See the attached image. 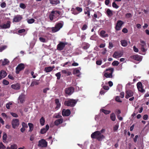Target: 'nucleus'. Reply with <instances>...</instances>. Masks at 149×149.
<instances>
[{
	"label": "nucleus",
	"instance_id": "f257e3e1",
	"mask_svg": "<svg viewBox=\"0 0 149 149\" xmlns=\"http://www.w3.org/2000/svg\"><path fill=\"white\" fill-rule=\"evenodd\" d=\"M91 137L93 139H97L99 141H101L104 136L100 133V131H97L91 134Z\"/></svg>",
	"mask_w": 149,
	"mask_h": 149
},
{
	"label": "nucleus",
	"instance_id": "f03ea898",
	"mask_svg": "<svg viewBox=\"0 0 149 149\" xmlns=\"http://www.w3.org/2000/svg\"><path fill=\"white\" fill-rule=\"evenodd\" d=\"M114 71L113 68H112L106 69L104 72V75L106 78H112V74Z\"/></svg>",
	"mask_w": 149,
	"mask_h": 149
},
{
	"label": "nucleus",
	"instance_id": "7ed1b4c3",
	"mask_svg": "<svg viewBox=\"0 0 149 149\" xmlns=\"http://www.w3.org/2000/svg\"><path fill=\"white\" fill-rule=\"evenodd\" d=\"M63 23H58L56 24L55 27L52 28V31L53 32L55 33L58 31L63 26Z\"/></svg>",
	"mask_w": 149,
	"mask_h": 149
},
{
	"label": "nucleus",
	"instance_id": "20e7f679",
	"mask_svg": "<svg viewBox=\"0 0 149 149\" xmlns=\"http://www.w3.org/2000/svg\"><path fill=\"white\" fill-rule=\"evenodd\" d=\"M77 101L75 100L70 99L65 101L64 102L65 105L68 106L73 107L76 103Z\"/></svg>",
	"mask_w": 149,
	"mask_h": 149
},
{
	"label": "nucleus",
	"instance_id": "39448f33",
	"mask_svg": "<svg viewBox=\"0 0 149 149\" xmlns=\"http://www.w3.org/2000/svg\"><path fill=\"white\" fill-rule=\"evenodd\" d=\"M124 24V22L121 20L118 21L115 27V29L117 31L120 30Z\"/></svg>",
	"mask_w": 149,
	"mask_h": 149
},
{
	"label": "nucleus",
	"instance_id": "423d86ee",
	"mask_svg": "<svg viewBox=\"0 0 149 149\" xmlns=\"http://www.w3.org/2000/svg\"><path fill=\"white\" fill-rule=\"evenodd\" d=\"M19 125V120L17 119H13L12 121V125L13 127L16 128Z\"/></svg>",
	"mask_w": 149,
	"mask_h": 149
},
{
	"label": "nucleus",
	"instance_id": "0eeeda50",
	"mask_svg": "<svg viewBox=\"0 0 149 149\" xmlns=\"http://www.w3.org/2000/svg\"><path fill=\"white\" fill-rule=\"evenodd\" d=\"M59 15V12L58 11H52L49 15V18L51 20H53L55 15Z\"/></svg>",
	"mask_w": 149,
	"mask_h": 149
},
{
	"label": "nucleus",
	"instance_id": "6e6552de",
	"mask_svg": "<svg viewBox=\"0 0 149 149\" xmlns=\"http://www.w3.org/2000/svg\"><path fill=\"white\" fill-rule=\"evenodd\" d=\"M38 146L41 147H45L47 146V142L45 140L42 139L39 141Z\"/></svg>",
	"mask_w": 149,
	"mask_h": 149
},
{
	"label": "nucleus",
	"instance_id": "1a4fd4ad",
	"mask_svg": "<svg viewBox=\"0 0 149 149\" xmlns=\"http://www.w3.org/2000/svg\"><path fill=\"white\" fill-rule=\"evenodd\" d=\"M140 42L141 46V51L143 52H146L147 50V49L146 48L147 46L145 42L143 40H140Z\"/></svg>",
	"mask_w": 149,
	"mask_h": 149
},
{
	"label": "nucleus",
	"instance_id": "9d476101",
	"mask_svg": "<svg viewBox=\"0 0 149 149\" xmlns=\"http://www.w3.org/2000/svg\"><path fill=\"white\" fill-rule=\"evenodd\" d=\"M24 68V64L21 63L18 65L16 68V72L17 74H18L19 72L23 70Z\"/></svg>",
	"mask_w": 149,
	"mask_h": 149
},
{
	"label": "nucleus",
	"instance_id": "9b49d317",
	"mask_svg": "<svg viewBox=\"0 0 149 149\" xmlns=\"http://www.w3.org/2000/svg\"><path fill=\"white\" fill-rule=\"evenodd\" d=\"M65 93L68 95H70L72 94L74 91V88L73 87H71L67 88L65 89Z\"/></svg>",
	"mask_w": 149,
	"mask_h": 149
},
{
	"label": "nucleus",
	"instance_id": "f8f14e48",
	"mask_svg": "<svg viewBox=\"0 0 149 149\" xmlns=\"http://www.w3.org/2000/svg\"><path fill=\"white\" fill-rule=\"evenodd\" d=\"M25 95L23 94H21L20 95H19V97L18 98V103L20 102L21 103H23L25 101Z\"/></svg>",
	"mask_w": 149,
	"mask_h": 149
},
{
	"label": "nucleus",
	"instance_id": "ddd939ff",
	"mask_svg": "<svg viewBox=\"0 0 149 149\" xmlns=\"http://www.w3.org/2000/svg\"><path fill=\"white\" fill-rule=\"evenodd\" d=\"M10 22L9 21H8L6 24L0 25V27L3 29H8L10 27Z\"/></svg>",
	"mask_w": 149,
	"mask_h": 149
},
{
	"label": "nucleus",
	"instance_id": "4468645a",
	"mask_svg": "<svg viewBox=\"0 0 149 149\" xmlns=\"http://www.w3.org/2000/svg\"><path fill=\"white\" fill-rule=\"evenodd\" d=\"M137 86L139 91L141 93H144L145 92V90L143 88L142 84L141 82H139L137 84Z\"/></svg>",
	"mask_w": 149,
	"mask_h": 149
},
{
	"label": "nucleus",
	"instance_id": "2eb2a0df",
	"mask_svg": "<svg viewBox=\"0 0 149 149\" xmlns=\"http://www.w3.org/2000/svg\"><path fill=\"white\" fill-rule=\"evenodd\" d=\"M123 55L122 52H115L113 55V57L115 58H118L121 57Z\"/></svg>",
	"mask_w": 149,
	"mask_h": 149
},
{
	"label": "nucleus",
	"instance_id": "dca6fc26",
	"mask_svg": "<svg viewBox=\"0 0 149 149\" xmlns=\"http://www.w3.org/2000/svg\"><path fill=\"white\" fill-rule=\"evenodd\" d=\"M70 114V111L69 109H64L62 111V115L63 116H68Z\"/></svg>",
	"mask_w": 149,
	"mask_h": 149
},
{
	"label": "nucleus",
	"instance_id": "f3484780",
	"mask_svg": "<svg viewBox=\"0 0 149 149\" xmlns=\"http://www.w3.org/2000/svg\"><path fill=\"white\" fill-rule=\"evenodd\" d=\"M66 43H65L60 42L57 46V49L59 50H62L64 47Z\"/></svg>",
	"mask_w": 149,
	"mask_h": 149
},
{
	"label": "nucleus",
	"instance_id": "a211bd4d",
	"mask_svg": "<svg viewBox=\"0 0 149 149\" xmlns=\"http://www.w3.org/2000/svg\"><path fill=\"white\" fill-rule=\"evenodd\" d=\"M22 19L21 15H17L15 16L13 19V22H17L21 20Z\"/></svg>",
	"mask_w": 149,
	"mask_h": 149
},
{
	"label": "nucleus",
	"instance_id": "6ab92c4d",
	"mask_svg": "<svg viewBox=\"0 0 149 149\" xmlns=\"http://www.w3.org/2000/svg\"><path fill=\"white\" fill-rule=\"evenodd\" d=\"M126 94L125 96V97L126 98H128L129 97L132 96L133 95V92L131 91H127L126 92Z\"/></svg>",
	"mask_w": 149,
	"mask_h": 149
},
{
	"label": "nucleus",
	"instance_id": "aec40b11",
	"mask_svg": "<svg viewBox=\"0 0 149 149\" xmlns=\"http://www.w3.org/2000/svg\"><path fill=\"white\" fill-rule=\"evenodd\" d=\"M49 128V126L48 125H46L45 126V128H43L42 129L40 130V132L42 134H44L46 132Z\"/></svg>",
	"mask_w": 149,
	"mask_h": 149
},
{
	"label": "nucleus",
	"instance_id": "412c9836",
	"mask_svg": "<svg viewBox=\"0 0 149 149\" xmlns=\"http://www.w3.org/2000/svg\"><path fill=\"white\" fill-rule=\"evenodd\" d=\"M6 72L3 70L1 71L0 73V80L4 78L7 75Z\"/></svg>",
	"mask_w": 149,
	"mask_h": 149
},
{
	"label": "nucleus",
	"instance_id": "4be33fe9",
	"mask_svg": "<svg viewBox=\"0 0 149 149\" xmlns=\"http://www.w3.org/2000/svg\"><path fill=\"white\" fill-rule=\"evenodd\" d=\"M55 103L56 105V106L55 107V109L56 110H58V109L61 107V104L59 102V100L58 99H56L55 100Z\"/></svg>",
	"mask_w": 149,
	"mask_h": 149
},
{
	"label": "nucleus",
	"instance_id": "5701e85b",
	"mask_svg": "<svg viewBox=\"0 0 149 149\" xmlns=\"http://www.w3.org/2000/svg\"><path fill=\"white\" fill-rule=\"evenodd\" d=\"M11 87L15 90H18L20 88V85L18 84H12L11 85Z\"/></svg>",
	"mask_w": 149,
	"mask_h": 149
},
{
	"label": "nucleus",
	"instance_id": "b1692460",
	"mask_svg": "<svg viewBox=\"0 0 149 149\" xmlns=\"http://www.w3.org/2000/svg\"><path fill=\"white\" fill-rule=\"evenodd\" d=\"M121 45L123 47H126L128 44L127 40H122L120 41Z\"/></svg>",
	"mask_w": 149,
	"mask_h": 149
},
{
	"label": "nucleus",
	"instance_id": "393cba45",
	"mask_svg": "<svg viewBox=\"0 0 149 149\" xmlns=\"http://www.w3.org/2000/svg\"><path fill=\"white\" fill-rule=\"evenodd\" d=\"M55 67L54 66L45 67V68L44 70L46 72H48L51 71Z\"/></svg>",
	"mask_w": 149,
	"mask_h": 149
},
{
	"label": "nucleus",
	"instance_id": "a878e982",
	"mask_svg": "<svg viewBox=\"0 0 149 149\" xmlns=\"http://www.w3.org/2000/svg\"><path fill=\"white\" fill-rule=\"evenodd\" d=\"M73 74H76L77 76L78 77H80L81 74L80 72L77 68L75 69L73 71Z\"/></svg>",
	"mask_w": 149,
	"mask_h": 149
},
{
	"label": "nucleus",
	"instance_id": "bb28decb",
	"mask_svg": "<svg viewBox=\"0 0 149 149\" xmlns=\"http://www.w3.org/2000/svg\"><path fill=\"white\" fill-rule=\"evenodd\" d=\"M133 57L134 59L138 61H141L142 59L141 56L138 55H134L133 56Z\"/></svg>",
	"mask_w": 149,
	"mask_h": 149
},
{
	"label": "nucleus",
	"instance_id": "cd10ccee",
	"mask_svg": "<svg viewBox=\"0 0 149 149\" xmlns=\"http://www.w3.org/2000/svg\"><path fill=\"white\" fill-rule=\"evenodd\" d=\"M50 3L52 5H57L60 3L59 0H49Z\"/></svg>",
	"mask_w": 149,
	"mask_h": 149
},
{
	"label": "nucleus",
	"instance_id": "c85d7f7f",
	"mask_svg": "<svg viewBox=\"0 0 149 149\" xmlns=\"http://www.w3.org/2000/svg\"><path fill=\"white\" fill-rule=\"evenodd\" d=\"M63 120L62 118L57 119L54 122V124L56 125H58L59 124L63 122Z\"/></svg>",
	"mask_w": 149,
	"mask_h": 149
},
{
	"label": "nucleus",
	"instance_id": "c756f323",
	"mask_svg": "<svg viewBox=\"0 0 149 149\" xmlns=\"http://www.w3.org/2000/svg\"><path fill=\"white\" fill-rule=\"evenodd\" d=\"M17 146L15 144H13L10 146V147H7L6 149H17Z\"/></svg>",
	"mask_w": 149,
	"mask_h": 149
},
{
	"label": "nucleus",
	"instance_id": "7c9ffc66",
	"mask_svg": "<svg viewBox=\"0 0 149 149\" xmlns=\"http://www.w3.org/2000/svg\"><path fill=\"white\" fill-rule=\"evenodd\" d=\"M61 72L63 74H65L67 76H69L71 74V72H69L68 70H62Z\"/></svg>",
	"mask_w": 149,
	"mask_h": 149
},
{
	"label": "nucleus",
	"instance_id": "2f4dec72",
	"mask_svg": "<svg viewBox=\"0 0 149 149\" xmlns=\"http://www.w3.org/2000/svg\"><path fill=\"white\" fill-rule=\"evenodd\" d=\"M100 36L102 37H108L107 34L105 33V31H102L100 33Z\"/></svg>",
	"mask_w": 149,
	"mask_h": 149
},
{
	"label": "nucleus",
	"instance_id": "473e14b6",
	"mask_svg": "<svg viewBox=\"0 0 149 149\" xmlns=\"http://www.w3.org/2000/svg\"><path fill=\"white\" fill-rule=\"evenodd\" d=\"M39 83L38 81L35 80L32 81L30 86L32 87L35 85H38Z\"/></svg>",
	"mask_w": 149,
	"mask_h": 149
},
{
	"label": "nucleus",
	"instance_id": "72a5a7b5",
	"mask_svg": "<svg viewBox=\"0 0 149 149\" xmlns=\"http://www.w3.org/2000/svg\"><path fill=\"white\" fill-rule=\"evenodd\" d=\"M2 65H4L7 64H8L9 61L8 59H4L3 61H2Z\"/></svg>",
	"mask_w": 149,
	"mask_h": 149
},
{
	"label": "nucleus",
	"instance_id": "f704fd0d",
	"mask_svg": "<svg viewBox=\"0 0 149 149\" xmlns=\"http://www.w3.org/2000/svg\"><path fill=\"white\" fill-rule=\"evenodd\" d=\"M110 118L111 120L113 121L115 120L116 117L115 114L114 113H112L110 115Z\"/></svg>",
	"mask_w": 149,
	"mask_h": 149
},
{
	"label": "nucleus",
	"instance_id": "c9c22d12",
	"mask_svg": "<svg viewBox=\"0 0 149 149\" xmlns=\"http://www.w3.org/2000/svg\"><path fill=\"white\" fill-rule=\"evenodd\" d=\"M62 66L64 67H67V66H70L71 65V63L69 62L68 61L67 62L64 64H62Z\"/></svg>",
	"mask_w": 149,
	"mask_h": 149
},
{
	"label": "nucleus",
	"instance_id": "e433bc0d",
	"mask_svg": "<svg viewBox=\"0 0 149 149\" xmlns=\"http://www.w3.org/2000/svg\"><path fill=\"white\" fill-rule=\"evenodd\" d=\"M7 138V135L6 133H4L3 136V141L4 143H6L7 142L6 139Z\"/></svg>",
	"mask_w": 149,
	"mask_h": 149
},
{
	"label": "nucleus",
	"instance_id": "4c0bfd02",
	"mask_svg": "<svg viewBox=\"0 0 149 149\" xmlns=\"http://www.w3.org/2000/svg\"><path fill=\"white\" fill-rule=\"evenodd\" d=\"M100 111H102L105 114H107L111 112V111L109 110H107L104 109H101Z\"/></svg>",
	"mask_w": 149,
	"mask_h": 149
},
{
	"label": "nucleus",
	"instance_id": "58836bf2",
	"mask_svg": "<svg viewBox=\"0 0 149 149\" xmlns=\"http://www.w3.org/2000/svg\"><path fill=\"white\" fill-rule=\"evenodd\" d=\"M40 123L41 125L42 126L44 125L45 120L43 117H42L40 119Z\"/></svg>",
	"mask_w": 149,
	"mask_h": 149
},
{
	"label": "nucleus",
	"instance_id": "ea45409f",
	"mask_svg": "<svg viewBox=\"0 0 149 149\" xmlns=\"http://www.w3.org/2000/svg\"><path fill=\"white\" fill-rule=\"evenodd\" d=\"M107 13L109 16H111L113 15L112 11L109 9H107Z\"/></svg>",
	"mask_w": 149,
	"mask_h": 149
},
{
	"label": "nucleus",
	"instance_id": "a19ab883",
	"mask_svg": "<svg viewBox=\"0 0 149 149\" xmlns=\"http://www.w3.org/2000/svg\"><path fill=\"white\" fill-rule=\"evenodd\" d=\"M84 14H87V16L86 17L87 19H88L90 17V11L88 10L84 12Z\"/></svg>",
	"mask_w": 149,
	"mask_h": 149
},
{
	"label": "nucleus",
	"instance_id": "79ce46f5",
	"mask_svg": "<svg viewBox=\"0 0 149 149\" xmlns=\"http://www.w3.org/2000/svg\"><path fill=\"white\" fill-rule=\"evenodd\" d=\"M119 127V125L118 124H116L113 127V130L114 132H116L117 130Z\"/></svg>",
	"mask_w": 149,
	"mask_h": 149
},
{
	"label": "nucleus",
	"instance_id": "37998d69",
	"mask_svg": "<svg viewBox=\"0 0 149 149\" xmlns=\"http://www.w3.org/2000/svg\"><path fill=\"white\" fill-rule=\"evenodd\" d=\"M28 125L29 127L30 130L31 131H32L33 130V124L31 123H29Z\"/></svg>",
	"mask_w": 149,
	"mask_h": 149
},
{
	"label": "nucleus",
	"instance_id": "c03bdc74",
	"mask_svg": "<svg viewBox=\"0 0 149 149\" xmlns=\"http://www.w3.org/2000/svg\"><path fill=\"white\" fill-rule=\"evenodd\" d=\"M12 104H13V102H10L9 103L6 104V108L8 109H9L10 106Z\"/></svg>",
	"mask_w": 149,
	"mask_h": 149
},
{
	"label": "nucleus",
	"instance_id": "a18cd8bd",
	"mask_svg": "<svg viewBox=\"0 0 149 149\" xmlns=\"http://www.w3.org/2000/svg\"><path fill=\"white\" fill-rule=\"evenodd\" d=\"M54 118H60L61 117V116L59 113L55 114L53 116Z\"/></svg>",
	"mask_w": 149,
	"mask_h": 149
},
{
	"label": "nucleus",
	"instance_id": "49530a36",
	"mask_svg": "<svg viewBox=\"0 0 149 149\" xmlns=\"http://www.w3.org/2000/svg\"><path fill=\"white\" fill-rule=\"evenodd\" d=\"M7 46L6 45H3L0 47V52H2L3 51L6 49Z\"/></svg>",
	"mask_w": 149,
	"mask_h": 149
},
{
	"label": "nucleus",
	"instance_id": "de8ad7c7",
	"mask_svg": "<svg viewBox=\"0 0 149 149\" xmlns=\"http://www.w3.org/2000/svg\"><path fill=\"white\" fill-rule=\"evenodd\" d=\"M27 21L29 24H32L34 22L35 20L33 19H28Z\"/></svg>",
	"mask_w": 149,
	"mask_h": 149
},
{
	"label": "nucleus",
	"instance_id": "09e8293b",
	"mask_svg": "<svg viewBox=\"0 0 149 149\" xmlns=\"http://www.w3.org/2000/svg\"><path fill=\"white\" fill-rule=\"evenodd\" d=\"M119 63L117 61H114L112 63V65L114 66H117L118 65Z\"/></svg>",
	"mask_w": 149,
	"mask_h": 149
},
{
	"label": "nucleus",
	"instance_id": "8fccbe9b",
	"mask_svg": "<svg viewBox=\"0 0 149 149\" xmlns=\"http://www.w3.org/2000/svg\"><path fill=\"white\" fill-rule=\"evenodd\" d=\"M56 76L57 77L58 79H59L61 77V74L60 72H59L56 74Z\"/></svg>",
	"mask_w": 149,
	"mask_h": 149
},
{
	"label": "nucleus",
	"instance_id": "3c124183",
	"mask_svg": "<svg viewBox=\"0 0 149 149\" xmlns=\"http://www.w3.org/2000/svg\"><path fill=\"white\" fill-rule=\"evenodd\" d=\"M6 147L2 142L0 143V149H5Z\"/></svg>",
	"mask_w": 149,
	"mask_h": 149
},
{
	"label": "nucleus",
	"instance_id": "603ef678",
	"mask_svg": "<svg viewBox=\"0 0 149 149\" xmlns=\"http://www.w3.org/2000/svg\"><path fill=\"white\" fill-rule=\"evenodd\" d=\"M76 10L79 13L81 12L82 11V9L80 7H77L76 8Z\"/></svg>",
	"mask_w": 149,
	"mask_h": 149
},
{
	"label": "nucleus",
	"instance_id": "864d4df0",
	"mask_svg": "<svg viewBox=\"0 0 149 149\" xmlns=\"http://www.w3.org/2000/svg\"><path fill=\"white\" fill-rule=\"evenodd\" d=\"M3 84L5 85H8L9 84V82L5 79H4L3 80Z\"/></svg>",
	"mask_w": 149,
	"mask_h": 149
},
{
	"label": "nucleus",
	"instance_id": "5fc2aeb1",
	"mask_svg": "<svg viewBox=\"0 0 149 149\" xmlns=\"http://www.w3.org/2000/svg\"><path fill=\"white\" fill-rule=\"evenodd\" d=\"M39 39L40 41L41 42H46L45 39L42 37L39 38Z\"/></svg>",
	"mask_w": 149,
	"mask_h": 149
},
{
	"label": "nucleus",
	"instance_id": "6e6d98bb",
	"mask_svg": "<svg viewBox=\"0 0 149 149\" xmlns=\"http://www.w3.org/2000/svg\"><path fill=\"white\" fill-rule=\"evenodd\" d=\"M19 6L21 8L23 9L25 8L26 7L25 4L22 3H21L20 4Z\"/></svg>",
	"mask_w": 149,
	"mask_h": 149
},
{
	"label": "nucleus",
	"instance_id": "4d7b16f0",
	"mask_svg": "<svg viewBox=\"0 0 149 149\" xmlns=\"http://www.w3.org/2000/svg\"><path fill=\"white\" fill-rule=\"evenodd\" d=\"M112 6L113 8H118V6L116 4L115 2L113 3Z\"/></svg>",
	"mask_w": 149,
	"mask_h": 149
},
{
	"label": "nucleus",
	"instance_id": "13d9d810",
	"mask_svg": "<svg viewBox=\"0 0 149 149\" xmlns=\"http://www.w3.org/2000/svg\"><path fill=\"white\" fill-rule=\"evenodd\" d=\"M74 10V8H72V9H71V11H72V14L76 15L78 14L79 13L76 12Z\"/></svg>",
	"mask_w": 149,
	"mask_h": 149
},
{
	"label": "nucleus",
	"instance_id": "bf43d9fd",
	"mask_svg": "<svg viewBox=\"0 0 149 149\" xmlns=\"http://www.w3.org/2000/svg\"><path fill=\"white\" fill-rule=\"evenodd\" d=\"M116 101H117V102H122V101L120 100V98L118 96H117L116 97Z\"/></svg>",
	"mask_w": 149,
	"mask_h": 149
},
{
	"label": "nucleus",
	"instance_id": "052dcab7",
	"mask_svg": "<svg viewBox=\"0 0 149 149\" xmlns=\"http://www.w3.org/2000/svg\"><path fill=\"white\" fill-rule=\"evenodd\" d=\"M87 27V26L86 24H84L83 25L82 28V30H85Z\"/></svg>",
	"mask_w": 149,
	"mask_h": 149
},
{
	"label": "nucleus",
	"instance_id": "680f3d73",
	"mask_svg": "<svg viewBox=\"0 0 149 149\" xmlns=\"http://www.w3.org/2000/svg\"><path fill=\"white\" fill-rule=\"evenodd\" d=\"M122 31L124 33H127L128 32V30L126 28H124L122 29Z\"/></svg>",
	"mask_w": 149,
	"mask_h": 149
},
{
	"label": "nucleus",
	"instance_id": "e2e57ef3",
	"mask_svg": "<svg viewBox=\"0 0 149 149\" xmlns=\"http://www.w3.org/2000/svg\"><path fill=\"white\" fill-rule=\"evenodd\" d=\"M22 125L23 127L26 128L28 127V126L27 124L24 122H22Z\"/></svg>",
	"mask_w": 149,
	"mask_h": 149
},
{
	"label": "nucleus",
	"instance_id": "0e129e2a",
	"mask_svg": "<svg viewBox=\"0 0 149 149\" xmlns=\"http://www.w3.org/2000/svg\"><path fill=\"white\" fill-rule=\"evenodd\" d=\"M11 114L14 117H18V116L17 114L15 113H11Z\"/></svg>",
	"mask_w": 149,
	"mask_h": 149
},
{
	"label": "nucleus",
	"instance_id": "69168bd1",
	"mask_svg": "<svg viewBox=\"0 0 149 149\" xmlns=\"http://www.w3.org/2000/svg\"><path fill=\"white\" fill-rule=\"evenodd\" d=\"M6 6V4L5 3H2L1 4V6L2 8H5Z\"/></svg>",
	"mask_w": 149,
	"mask_h": 149
},
{
	"label": "nucleus",
	"instance_id": "338daca9",
	"mask_svg": "<svg viewBox=\"0 0 149 149\" xmlns=\"http://www.w3.org/2000/svg\"><path fill=\"white\" fill-rule=\"evenodd\" d=\"M102 61L101 60H98L96 62V64L98 65H100L101 64Z\"/></svg>",
	"mask_w": 149,
	"mask_h": 149
},
{
	"label": "nucleus",
	"instance_id": "774afa93",
	"mask_svg": "<svg viewBox=\"0 0 149 149\" xmlns=\"http://www.w3.org/2000/svg\"><path fill=\"white\" fill-rule=\"evenodd\" d=\"M125 16L127 18H129L132 17V15L131 13H127L126 14Z\"/></svg>",
	"mask_w": 149,
	"mask_h": 149
}]
</instances>
